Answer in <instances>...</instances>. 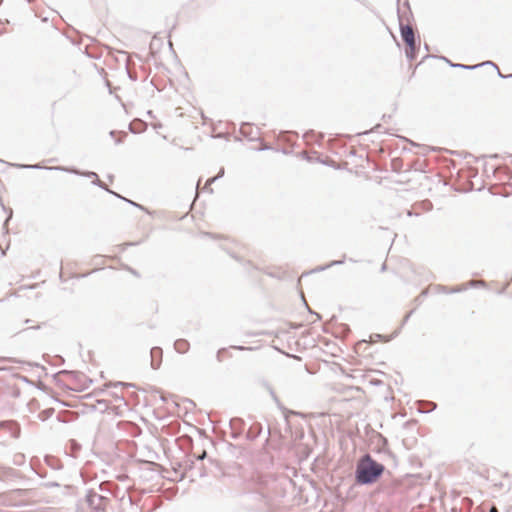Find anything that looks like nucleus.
<instances>
[{
	"label": "nucleus",
	"mask_w": 512,
	"mask_h": 512,
	"mask_svg": "<svg viewBox=\"0 0 512 512\" xmlns=\"http://www.w3.org/2000/svg\"><path fill=\"white\" fill-rule=\"evenodd\" d=\"M406 57L412 61L416 57V42L411 44V46H407L405 50Z\"/></svg>",
	"instance_id": "6e6552de"
},
{
	"label": "nucleus",
	"mask_w": 512,
	"mask_h": 512,
	"mask_svg": "<svg viewBox=\"0 0 512 512\" xmlns=\"http://www.w3.org/2000/svg\"><path fill=\"white\" fill-rule=\"evenodd\" d=\"M224 175V168H221L218 174L215 177L210 178L205 185V189H208V187L215 182L217 179L221 178Z\"/></svg>",
	"instance_id": "9d476101"
},
{
	"label": "nucleus",
	"mask_w": 512,
	"mask_h": 512,
	"mask_svg": "<svg viewBox=\"0 0 512 512\" xmlns=\"http://www.w3.org/2000/svg\"><path fill=\"white\" fill-rule=\"evenodd\" d=\"M451 66L461 68V69H466V70H472V69L479 67L480 65L469 66V65H464V64H451Z\"/></svg>",
	"instance_id": "f8f14e48"
},
{
	"label": "nucleus",
	"mask_w": 512,
	"mask_h": 512,
	"mask_svg": "<svg viewBox=\"0 0 512 512\" xmlns=\"http://www.w3.org/2000/svg\"><path fill=\"white\" fill-rule=\"evenodd\" d=\"M400 32H401V37H402L403 41L405 42L406 46H411V44H414L416 42L414 30L410 25L400 24Z\"/></svg>",
	"instance_id": "20e7f679"
},
{
	"label": "nucleus",
	"mask_w": 512,
	"mask_h": 512,
	"mask_svg": "<svg viewBox=\"0 0 512 512\" xmlns=\"http://www.w3.org/2000/svg\"><path fill=\"white\" fill-rule=\"evenodd\" d=\"M220 354H221V350H220V351H218V353H217V359H218V361H221Z\"/></svg>",
	"instance_id": "6ab92c4d"
},
{
	"label": "nucleus",
	"mask_w": 512,
	"mask_h": 512,
	"mask_svg": "<svg viewBox=\"0 0 512 512\" xmlns=\"http://www.w3.org/2000/svg\"><path fill=\"white\" fill-rule=\"evenodd\" d=\"M270 393H271V395H272L273 399L275 400V402L277 403V405H278L280 408H282V407H281V404H280V401L278 400V398H277V396L275 395V393H274L273 391H271Z\"/></svg>",
	"instance_id": "f3484780"
},
{
	"label": "nucleus",
	"mask_w": 512,
	"mask_h": 512,
	"mask_svg": "<svg viewBox=\"0 0 512 512\" xmlns=\"http://www.w3.org/2000/svg\"><path fill=\"white\" fill-rule=\"evenodd\" d=\"M130 384H127V383H123V382H117V383H110L109 386H114V387H127L129 386Z\"/></svg>",
	"instance_id": "dca6fc26"
},
{
	"label": "nucleus",
	"mask_w": 512,
	"mask_h": 512,
	"mask_svg": "<svg viewBox=\"0 0 512 512\" xmlns=\"http://www.w3.org/2000/svg\"><path fill=\"white\" fill-rule=\"evenodd\" d=\"M491 512H497V509H496L495 507H493V508L491 509Z\"/></svg>",
	"instance_id": "412c9836"
},
{
	"label": "nucleus",
	"mask_w": 512,
	"mask_h": 512,
	"mask_svg": "<svg viewBox=\"0 0 512 512\" xmlns=\"http://www.w3.org/2000/svg\"><path fill=\"white\" fill-rule=\"evenodd\" d=\"M466 288H467L466 285H461V286H457L455 288H452L450 290L444 289V291L447 292V293H456V292L464 291Z\"/></svg>",
	"instance_id": "4468645a"
},
{
	"label": "nucleus",
	"mask_w": 512,
	"mask_h": 512,
	"mask_svg": "<svg viewBox=\"0 0 512 512\" xmlns=\"http://www.w3.org/2000/svg\"><path fill=\"white\" fill-rule=\"evenodd\" d=\"M343 263V260H339V261H332L331 263H329L328 265L326 266H323V267H319L316 269V271H323L327 268H330L332 266H335V265H339V264H342Z\"/></svg>",
	"instance_id": "9b49d317"
},
{
	"label": "nucleus",
	"mask_w": 512,
	"mask_h": 512,
	"mask_svg": "<svg viewBox=\"0 0 512 512\" xmlns=\"http://www.w3.org/2000/svg\"><path fill=\"white\" fill-rule=\"evenodd\" d=\"M174 348L178 353H186L189 349V342L185 339H178L174 343Z\"/></svg>",
	"instance_id": "423d86ee"
},
{
	"label": "nucleus",
	"mask_w": 512,
	"mask_h": 512,
	"mask_svg": "<svg viewBox=\"0 0 512 512\" xmlns=\"http://www.w3.org/2000/svg\"><path fill=\"white\" fill-rule=\"evenodd\" d=\"M475 284H476V282H475V281H471V282H469V285H470V286H473V285H475Z\"/></svg>",
	"instance_id": "aec40b11"
},
{
	"label": "nucleus",
	"mask_w": 512,
	"mask_h": 512,
	"mask_svg": "<svg viewBox=\"0 0 512 512\" xmlns=\"http://www.w3.org/2000/svg\"><path fill=\"white\" fill-rule=\"evenodd\" d=\"M506 78L512 79V74L507 75Z\"/></svg>",
	"instance_id": "4be33fe9"
},
{
	"label": "nucleus",
	"mask_w": 512,
	"mask_h": 512,
	"mask_svg": "<svg viewBox=\"0 0 512 512\" xmlns=\"http://www.w3.org/2000/svg\"><path fill=\"white\" fill-rule=\"evenodd\" d=\"M16 167L25 168V169H41L42 168V166H40L39 164H33V165L17 164Z\"/></svg>",
	"instance_id": "ddd939ff"
},
{
	"label": "nucleus",
	"mask_w": 512,
	"mask_h": 512,
	"mask_svg": "<svg viewBox=\"0 0 512 512\" xmlns=\"http://www.w3.org/2000/svg\"><path fill=\"white\" fill-rule=\"evenodd\" d=\"M481 65H492V66H494L497 70H499V69H498V67H497L493 62H491V61L484 62V63H482ZM498 74H499V76H500V77H502V78H506V76H504V75H503V73H501L500 71H498Z\"/></svg>",
	"instance_id": "2eb2a0df"
},
{
	"label": "nucleus",
	"mask_w": 512,
	"mask_h": 512,
	"mask_svg": "<svg viewBox=\"0 0 512 512\" xmlns=\"http://www.w3.org/2000/svg\"><path fill=\"white\" fill-rule=\"evenodd\" d=\"M48 169L52 170H64V171H68V172H72V173H75V174H79V175H83V176H86V177H96V173L95 172H79L78 170H75V169H67V168H64V167H60V166H57V167H49Z\"/></svg>",
	"instance_id": "0eeeda50"
},
{
	"label": "nucleus",
	"mask_w": 512,
	"mask_h": 512,
	"mask_svg": "<svg viewBox=\"0 0 512 512\" xmlns=\"http://www.w3.org/2000/svg\"><path fill=\"white\" fill-rule=\"evenodd\" d=\"M151 353V365L154 369L158 368V365L154 364V358L162 355V349L159 347H153L150 351Z\"/></svg>",
	"instance_id": "1a4fd4ad"
},
{
	"label": "nucleus",
	"mask_w": 512,
	"mask_h": 512,
	"mask_svg": "<svg viewBox=\"0 0 512 512\" xmlns=\"http://www.w3.org/2000/svg\"><path fill=\"white\" fill-rule=\"evenodd\" d=\"M384 466L373 460L369 454L364 455L356 467V481L367 485L374 483L384 472Z\"/></svg>",
	"instance_id": "f257e3e1"
},
{
	"label": "nucleus",
	"mask_w": 512,
	"mask_h": 512,
	"mask_svg": "<svg viewBox=\"0 0 512 512\" xmlns=\"http://www.w3.org/2000/svg\"><path fill=\"white\" fill-rule=\"evenodd\" d=\"M85 502L91 512H105L108 498L94 491H89L86 495Z\"/></svg>",
	"instance_id": "7ed1b4c3"
},
{
	"label": "nucleus",
	"mask_w": 512,
	"mask_h": 512,
	"mask_svg": "<svg viewBox=\"0 0 512 512\" xmlns=\"http://www.w3.org/2000/svg\"><path fill=\"white\" fill-rule=\"evenodd\" d=\"M252 479L264 497L273 498L284 494L285 477L278 478L272 473H258Z\"/></svg>",
	"instance_id": "f03ea898"
},
{
	"label": "nucleus",
	"mask_w": 512,
	"mask_h": 512,
	"mask_svg": "<svg viewBox=\"0 0 512 512\" xmlns=\"http://www.w3.org/2000/svg\"><path fill=\"white\" fill-rule=\"evenodd\" d=\"M92 183H93L94 185H97V186H99V187L103 188V189H106L108 192H110V193H112V194L116 195L117 197H119V198H121V199H123V200H125V201L129 202L130 204H132V205H134V206H137V207H139V208H142V206H141V205H139V204H137V203H135V202H133V201H131V200H127L126 198H124V197H122V196L118 195L117 193L112 192L111 190L107 189V188H106V186H105V184H104L101 180H99L98 175H96V177H94V180H93V182H92Z\"/></svg>",
	"instance_id": "39448f33"
},
{
	"label": "nucleus",
	"mask_w": 512,
	"mask_h": 512,
	"mask_svg": "<svg viewBox=\"0 0 512 512\" xmlns=\"http://www.w3.org/2000/svg\"><path fill=\"white\" fill-rule=\"evenodd\" d=\"M206 457V452L203 451L201 455L197 457L198 460H203Z\"/></svg>",
	"instance_id": "a211bd4d"
}]
</instances>
